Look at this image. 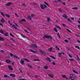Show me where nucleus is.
<instances>
[{"label":"nucleus","instance_id":"1","mask_svg":"<svg viewBox=\"0 0 80 80\" xmlns=\"http://www.w3.org/2000/svg\"><path fill=\"white\" fill-rule=\"evenodd\" d=\"M43 39H45V38H47L48 39H50V40H52L53 39V37L51 36L50 35H44L43 37Z\"/></svg>","mask_w":80,"mask_h":80},{"label":"nucleus","instance_id":"2","mask_svg":"<svg viewBox=\"0 0 80 80\" xmlns=\"http://www.w3.org/2000/svg\"><path fill=\"white\" fill-rule=\"evenodd\" d=\"M39 52L40 53H41V54H42V55H46V53L44 51H43L42 50H39Z\"/></svg>","mask_w":80,"mask_h":80},{"label":"nucleus","instance_id":"3","mask_svg":"<svg viewBox=\"0 0 80 80\" xmlns=\"http://www.w3.org/2000/svg\"><path fill=\"white\" fill-rule=\"evenodd\" d=\"M26 21L25 19H23L22 20H19V23H20L21 24H22V22H26Z\"/></svg>","mask_w":80,"mask_h":80},{"label":"nucleus","instance_id":"4","mask_svg":"<svg viewBox=\"0 0 80 80\" xmlns=\"http://www.w3.org/2000/svg\"><path fill=\"white\" fill-rule=\"evenodd\" d=\"M31 46L32 47H33V48H37V46L36 44H31Z\"/></svg>","mask_w":80,"mask_h":80},{"label":"nucleus","instance_id":"5","mask_svg":"<svg viewBox=\"0 0 80 80\" xmlns=\"http://www.w3.org/2000/svg\"><path fill=\"white\" fill-rule=\"evenodd\" d=\"M8 68L9 70H11V71H12L13 70V69L11 66L9 65L8 66Z\"/></svg>","mask_w":80,"mask_h":80},{"label":"nucleus","instance_id":"6","mask_svg":"<svg viewBox=\"0 0 80 80\" xmlns=\"http://www.w3.org/2000/svg\"><path fill=\"white\" fill-rule=\"evenodd\" d=\"M40 7H41V9L42 10H44L45 9V8H44V6L42 4H40Z\"/></svg>","mask_w":80,"mask_h":80},{"label":"nucleus","instance_id":"7","mask_svg":"<svg viewBox=\"0 0 80 80\" xmlns=\"http://www.w3.org/2000/svg\"><path fill=\"white\" fill-rule=\"evenodd\" d=\"M62 17L65 18H68V16H67V15L65 14H63V15H62Z\"/></svg>","mask_w":80,"mask_h":80},{"label":"nucleus","instance_id":"8","mask_svg":"<svg viewBox=\"0 0 80 80\" xmlns=\"http://www.w3.org/2000/svg\"><path fill=\"white\" fill-rule=\"evenodd\" d=\"M11 4H12V3L8 2L6 4H5V5H6V6H7V7H8V6H10V5Z\"/></svg>","mask_w":80,"mask_h":80},{"label":"nucleus","instance_id":"9","mask_svg":"<svg viewBox=\"0 0 80 80\" xmlns=\"http://www.w3.org/2000/svg\"><path fill=\"white\" fill-rule=\"evenodd\" d=\"M22 60H25L26 62H30V61L27 59L23 58H22Z\"/></svg>","mask_w":80,"mask_h":80},{"label":"nucleus","instance_id":"10","mask_svg":"<svg viewBox=\"0 0 80 80\" xmlns=\"http://www.w3.org/2000/svg\"><path fill=\"white\" fill-rule=\"evenodd\" d=\"M6 62L7 63H11V61L8 59H7L6 60Z\"/></svg>","mask_w":80,"mask_h":80},{"label":"nucleus","instance_id":"11","mask_svg":"<svg viewBox=\"0 0 80 80\" xmlns=\"http://www.w3.org/2000/svg\"><path fill=\"white\" fill-rule=\"evenodd\" d=\"M20 62L21 64H22L23 65V64H24V63L25 62V61H23L22 59H21V61H20Z\"/></svg>","mask_w":80,"mask_h":80},{"label":"nucleus","instance_id":"12","mask_svg":"<svg viewBox=\"0 0 80 80\" xmlns=\"http://www.w3.org/2000/svg\"><path fill=\"white\" fill-rule=\"evenodd\" d=\"M10 76L12 77H15V75L11 73L10 74Z\"/></svg>","mask_w":80,"mask_h":80},{"label":"nucleus","instance_id":"13","mask_svg":"<svg viewBox=\"0 0 80 80\" xmlns=\"http://www.w3.org/2000/svg\"><path fill=\"white\" fill-rule=\"evenodd\" d=\"M29 51L31 52H32V53H37V52H36L35 51H33L32 49H30Z\"/></svg>","mask_w":80,"mask_h":80},{"label":"nucleus","instance_id":"14","mask_svg":"<svg viewBox=\"0 0 80 80\" xmlns=\"http://www.w3.org/2000/svg\"><path fill=\"white\" fill-rule=\"evenodd\" d=\"M48 76H49L50 77H51L52 78L53 77V75H52L51 74H49L48 75Z\"/></svg>","mask_w":80,"mask_h":80},{"label":"nucleus","instance_id":"15","mask_svg":"<svg viewBox=\"0 0 80 80\" xmlns=\"http://www.w3.org/2000/svg\"><path fill=\"white\" fill-rule=\"evenodd\" d=\"M46 60H48V61L49 62H51V61H52V60H50V58L48 57L47 58Z\"/></svg>","mask_w":80,"mask_h":80},{"label":"nucleus","instance_id":"16","mask_svg":"<svg viewBox=\"0 0 80 80\" xmlns=\"http://www.w3.org/2000/svg\"><path fill=\"white\" fill-rule=\"evenodd\" d=\"M5 40L3 38L0 37V41H3Z\"/></svg>","mask_w":80,"mask_h":80},{"label":"nucleus","instance_id":"17","mask_svg":"<svg viewBox=\"0 0 80 80\" xmlns=\"http://www.w3.org/2000/svg\"><path fill=\"white\" fill-rule=\"evenodd\" d=\"M44 69H45V70H47L48 68V66H44L43 68Z\"/></svg>","mask_w":80,"mask_h":80},{"label":"nucleus","instance_id":"18","mask_svg":"<svg viewBox=\"0 0 80 80\" xmlns=\"http://www.w3.org/2000/svg\"><path fill=\"white\" fill-rule=\"evenodd\" d=\"M29 20H32V17L30 16H28V17L27 18Z\"/></svg>","mask_w":80,"mask_h":80},{"label":"nucleus","instance_id":"19","mask_svg":"<svg viewBox=\"0 0 80 80\" xmlns=\"http://www.w3.org/2000/svg\"><path fill=\"white\" fill-rule=\"evenodd\" d=\"M1 22L2 23H5V20L3 18H2L1 20Z\"/></svg>","mask_w":80,"mask_h":80},{"label":"nucleus","instance_id":"20","mask_svg":"<svg viewBox=\"0 0 80 80\" xmlns=\"http://www.w3.org/2000/svg\"><path fill=\"white\" fill-rule=\"evenodd\" d=\"M12 27H13L14 28V29H15L16 30H17V29H18L17 28V27H16V26L15 25H13Z\"/></svg>","mask_w":80,"mask_h":80},{"label":"nucleus","instance_id":"21","mask_svg":"<svg viewBox=\"0 0 80 80\" xmlns=\"http://www.w3.org/2000/svg\"><path fill=\"white\" fill-rule=\"evenodd\" d=\"M13 57H14V58H17V59H20L18 57H17V56L16 55H14Z\"/></svg>","mask_w":80,"mask_h":80},{"label":"nucleus","instance_id":"22","mask_svg":"<svg viewBox=\"0 0 80 80\" xmlns=\"http://www.w3.org/2000/svg\"><path fill=\"white\" fill-rule=\"evenodd\" d=\"M72 8V9H73V10H78V8L77 7Z\"/></svg>","mask_w":80,"mask_h":80},{"label":"nucleus","instance_id":"23","mask_svg":"<svg viewBox=\"0 0 80 80\" xmlns=\"http://www.w3.org/2000/svg\"><path fill=\"white\" fill-rule=\"evenodd\" d=\"M55 47L57 50H58V51H60V49L58 47H57V46H56Z\"/></svg>","mask_w":80,"mask_h":80},{"label":"nucleus","instance_id":"24","mask_svg":"<svg viewBox=\"0 0 80 80\" xmlns=\"http://www.w3.org/2000/svg\"><path fill=\"white\" fill-rule=\"evenodd\" d=\"M54 31H55L56 32H58V30H57V28H54L53 29Z\"/></svg>","mask_w":80,"mask_h":80},{"label":"nucleus","instance_id":"25","mask_svg":"<svg viewBox=\"0 0 80 80\" xmlns=\"http://www.w3.org/2000/svg\"><path fill=\"white\" fill-rule=\"evenodd\" d=\"M52 48H50L48 49L49 52H52Z\"/></svg>","mask_w":80,"mask_h":80},{"label":"nucleus","instance_id":"26","mask_svg":"<svg viewBox=\"0 0 80 80\" xmlns=\"http://www.w3.org/2000/svg\"><path fill=\"white\" fill-rule=\"evenodd\" d=\"M50 57H51V58H53V59L55 60V59H56V58L55 57H54V56H50Z\"/></svg>","mask_w":80,"mask_h":80},{"label":"nucleus","instance_id":"27","mask_svg":"<svg viewBox=\"0 0 80 80\" xmlns=\"http://www.w3.org/2000/svg\"><path fill=\"white\" fill-rule=\"evenodd\" d=\"M55 26L56 27H57V28H59V29L60 30H62L61 28H60V27L59 26L57 25Z\"/></svg>","mask_w":80,"mask_h":80},{"label":"nucleus","instance_id":"28","mask_svg":"<svg viewBox=\"0 0 80 80\" xmlns=\"http://www.w3.org/2000/svg\"><path fill=\"white\" fill-rule=\"evenodd\" d=\"M73 72H74V73H76V74H78V72H77L76 71H75L74 70H73Z\"/></svg>","mask_w":80,"mask_h":80},{"label":"nucleus","instance_id":"29","mask_svg":"<svg viewBox=\"0 0 80 80\" xmlns=\"http://www.w3.org/2000/svg\"><path fill=\"white\" fill-rule=\"evenodd\" d=\"M5 15H6L7 17H8V18H10V16L8 14H5Z\"/></svg>","mask_w":80,"mask_h":80},{"label":"nucleus","instance_id":"30","mask_svg":"<svg viewBox=\"0 0 80 80\" xmlns=\"http://www.w3.org/2000/svg\"><path fill=\"white\" fill-rule=\"evenodd\" d=\"M0 33H2V34H4L3 31H2V30H0Z\"/></svg>","mask_w":80,"mask_h":80},{"label":"nucleus","instance_id":"31","mask_svg":"<svg viewBox=\"0 0 80 80\" xmlns=\"http://www.w3.org/2000/svg\"><path fill=\"white\" fill-rule=\"evenodd\" d=\"M75 48H78L79 50H80V47L78 46H75Z\"/></svg>","mask_w":80,"mask_h":80},{"label":"nucleus","instance_id":"32","mask_svg":"<svg viewBox=\"0 0 80 80\" xmlns=\"http://www.w3.org/2000/svg\"><path fill=\"white\" fill-rule=\"evenodd\" d=\"M67 20L68 21H69V22H71V23H72V21L71 20H70V19L68 18Z\"/></svg>","mask_w":80,"mask_h":80},{"label":"nucleus","instance_id":"33","mask_svg":"<svg viewBox=\"0 0 80 80\" xmlns=\"http://www.w3.org/2000/svg\"><path fill=\"white\" fill-rule=\"evenodd\" d=\"M28 67H30V68H32V66H31V65H30L29 64H28Z\"/></svg>","mask_w":80,"mask_h":80},{"label":"nucleus","instance_id":"34","mask_svg":"<svg viewBox=\"0 0 80 80\" xmlns=\"http://www.w3.org/2000/svg\"><path fill=\"white\" fill-rule=\"evenodd\" d=\"M0 13H1L2 15L3 16V17H4L5 16V14L4 13H2V12H1Z\"/></svg>","mask_w":80,"mask_h":80},{"label":"nucleus","instance_id":"35","mask_svg":"<svg viewBox=\"0 0 80 80\" xmlns=\"http://www.w3.org/2000/svg\"><path fill=\"white\" fill-rule=\"evenodd\" d=\"M77 59H78V61H80V59L79 58V57H78V56H77Z\"/></svg>","mask_w":80,"mask_h":80},{"label":"nucleus","instance_id":"36","mask_svg":"<svg viewBox=\"0 0 80 80\" xmlns=\"http://www.w3.org/2000/svg\"><path fill=\"white\" fill-rule=\"evenodd\" d=\"M47 20H48V22H50V18H47Z\"/></svg>","mask_w":80,"mask_h":80},{"label":"nucleus","instance_id":"37","mask_svg":"<svg viewBox=\"0 0 80 80\" xmlns=\"http://www.w3.org/2000/svg\"><path fill=\"white\" fill-rule=\"evenodd\" d=\"M62 77L63 78H66V76L64 74L63 75H62Z\"/></svg>","mask_w":80,"mask_h":80},{"label":"nucleus","instance_id":"38","mask_svg":"<svg viewBox=\"0 0 80 80\" xmlns=\"http://www.w3.org/2000/svg\"><path fill=\"white\" fill-rule=\"evenodd\" d=\"M57 35L58 37H59V38H61V37H60V34H59V33L58 32L57 34Z\"/></svg>","mask_w":80,"mask_h":80},{"label":"nucleus","instance_id":"39","mask_svg":"<svg viewBox=\"0 0 80 80\" xmlns=\"http://www.w3.org/2000/svg\"><path fill=\"white\" fill-rule=\"evenodd\" d=\"M21 35L22 37H23V38H26V37H25V36H24L22 34H21Z\"/></svg>","mask_w":80,"mask_h":80},{"label":"nucleus","instance_id":"40","mask_svg":"<svg viewBox=\"0 0 80 80\" xmlns=\"http://www.w3.org/2000/svg\"><path fill=\"white\" fill-rule=\"evenodd\" d=\"M61 25H62L63 26V27H65L66 26V25L65 24L62 23Z\"/></svg>","mask_w":80,"mask_h":80},{"label":"nucleus","instance_id":"41","mask_svg":"<svg viewBox=\"0 0 80 80\" xmlns=\"http://www.w3.org/2000/svg\"><path fill=\"white\" fill-rule=\"evenodd\" d=\"M4 36H6V37H8V33H6L4 34Z\"/></svg>","mask_w":80,"mask_h":80},{"label":"nucleus","instance_id":"42","mask_svg":"<svg viewBox=\"0 0 80 80\" xmlns=\"http://www.w3.org/2000/svg\"><path fill=\"white\" fill-rule=\"evenodd\" d=\"M52 65H55L56 63H55V62H52Z\"/></svg>","mask_w":80,"mask_h":80},{"label":"nucleus","instance_id":"43","mask_svg":"<svg viewBox=\"0 0 80 80\" xmlns=\"http://www.w3.org/2000/svg\"><path fill=\"white\" fill-rule=\"evenodd\" d=\"M31 17H33L35 16V14H31Z\"/></svg>","mask_w":80,"mask_h":80},{"label":"nucleus","instance_id":"44","mask_svg":"<svg viewBox=\"0 0 80 80\" xmlns=\"http://www.w3.org/2000/svg\"><path fill=\"white\" fill-rule=\"evenodd\" d=\"M19 70L20 71V72H21V73H23V72H22V70H21V69L19 68Z\"/></svg>","mask_w":80,"mask_h":80},{"label":"nucleus","instance_id":"45","mask_svg":"<svg viewBox=\"0 0 80 80\" xmlns=\"http://www.w3.org/2000/svg\"><path fill=\"white\" fill-rule=\"evenodd\" d=\"M61 2V3H62V4H63V5H66V4L65 3L62 2H62Z\"/></svg>","mask_w":80,"mask_h":80},{"label":"nucleus","instance_id":"46","mask_svg":"<svg viewBox=\"0 0 80 80\" xmlns=\"http://www.w3.org/2000/svg\"><path fill=\"white\" fill-rule=\"evenodd\" d=\"M69 60H70V61H74V59H69Z\"/></svg>","mask_w":80,"mask_h":80},{"label":"nucleus","instance_id":"47","mask_svg":"<svg viewBox=\"0 0 80 80\" xmlns=\"http://www.w3.org/2000/svg\"><path fill=\"white\" fill-rule=\"evenodd\" d=\"M10 35L11 37H14V36L11 33H10Z\"/></svg>","mask_w":80,"mask_h":80},{"label":"nucleus","instance_id":"48","mask_svg":"<svg viewBox=\"0 0 80 80\" xmlns=\"http://www.w3.org/2000/svg\"><path fill=\"white\" fill-rule=\"evenodd\" d=\"M58 10L59 12H62V10H61V9H60V8Z\"/></svg>","mask_w":80,"mask_h":80},{"label":"nucleus","instance_id":"49","mask_svg":"<svg viewBox=\"0 0 80 80\" xmlns=\"http://www.w3.org/2000/svg\"><path fill=\"white\" fill-rule=\"evenodd\" d=\"M4 77L5 78H7V77H8V76L7 75H5Z\"/></svg>","mask_w":80,"mask_h":80},{"label":"nucleus","instance_id":"50","mask_svg":"<svg viewBox=\"0 0 80 80\" xmlns=\"http://www.w3.org/2000/svg\"><path fill=\"white\" fill-rule=\"evenodd\" d=\"M66 30H67V31H68V32H69V33H71V32L70 31V30H69V29H66Z\"/></svg>","mask_w":80,"mask_h":80},{"label":"nucleus","instance_id":"51","mask_svg":"<svg viewBox=\"0 0 80 80\" xmlns=\"http://www.w3.org/2000/svg\"><path fill=\"white\" fill-rule=\"evenodd\" d=\"M68 55L70 58H72V55H71L70 54H68Z\"/></svg>","mask_w":80,"mask_h":80},{"label":"nucleus","instance_id":"52","mask_svg":"<svg viewBox=\"0 0 80 80\" xmlns=\"http://www.w3.org/2000/svg\"><path fill=\"white\" fill-rule=\"evenodd\" d=\"M64 41L65 42H67V43H68V40H65Z\"/></svg>","mask_w":80,"mask_h":80},{"label":"nucleus","instance_id":"53","mask_svg":"<svg viewBox=\"0 0 80 80\" xmlns=\"http://www.w3.org/2000/svg\"><path fill=\"white\" fill-rule=\"evenodd\" d=\"M15 16H16L17 17H19V16L18 15H17V13H15Z\"/></svg>","mask_w":80,"mask_h":80},{"label":"nucleus","instance_id":"54","mask_svg":"<svg viewBox=\"0 0 80 80\" xmlns=\"http://www.w3.org/2000/svg\"><path fill=\"white\" fill-rule=\"evenodd\" d=\"M10 55L11 56V57H13V55L12 53H10Z\"/></svg>","mask_w":80,"mask_h":80},{"label":"nucleus","instance_id":"55","mask_svg":"<svg viewBox=\"0 0 80 80\" xmlns=\"http://www.w3.org/2000/svg\"><path fill=\"white\" fill-rule=\"evenodd\" d=\"M43 6H44V8H47V6H46V5H45V4H44Z\"/></svg>","mask_w":80,"mask_h":80},{"label":"nucleus","instance_id":"56","mask_svg":"<svg viewBox=\"0 0 80 80\" xmlns=\"http://www.w3.org/2000/svg\"><path fill=\"white\" fill-rule=\"evenodd\" d=\"M11 40H12L13 42H15V40H13L12 38H11Z\"/></svg>","mask_w":80,"mask_h":80},{"label":"nucleus","instance_id":"57","mask_svg":"<svg viewBox=\"0 0 80 80\" xmlns=\"http://www.w3.org/2000/svg\"><path fill=\"white\" fill-rule=\"evenodd\" d=\"M34 61H38V62H39V60H38V59H34Z\"/></svg>","mask_w":80,"mask_h":80},{"label":"nucleus","instance_id":"58","mask_svg":"<svg viewBox=\"0 0 80 80\" xmlns=\"http://www.w3.org/2000/svg\"><path fill=\"white\" fill-rule=\"evenodd\" d=\"M38 76L37 75H36L35 76V78H38Z\"/></svg>","mask_w":80,"mask_h":80},{"label":"nucleus","instance_id":"59","mask_svg":"<svg viewBox=\"0 0 80 80\" xmlns=\"http://www.w3.org/2000/svg\"><path fill=\"white\" fill-rule=\"evenodd\" d=\"M25 31L26 32H27V33H29V32L27 31V30H25Z\"/></svg>","mask_w":80,"mask_h":80},{"label":"nucleus","instance_id":"60","mask_svg":"<svg viewBox=\"0 0 80 80\" xmlns=\"http://www.w3.org/2000/svg\"><path fill=\"white\" fill-rule=\"evenodd\" d=\"M58 55H59L61 56L62 55V53H60V52L59 53Z\"/></svg>","mask_w":80,"mask_h":80},{"label":"nucleus","instance_id":"61","mask_svg":"<svg viewBox=\"0 0 80 80\" xmlns=\"http://www.w3.org/2000/svg\"><path fill=\"white\" fill-rule=\"evenodd\" d=\"M71 20H73L74 19V18H71Z\"/></svg>","mask_w":80,"mask_h":80},{"label":"nucleus","instance_id":"62","mask_svg":"<svg viewBox=\"0 0 80 80\" xmlns=\"http://www.w3.org/2000/svg\"><path fill=\"white\" fill-rule=\"evenodd\" d=\"M77 41L78 42V43H80V41H79L78 40H77Z\"/></svg>","mask_w":80,"mask_h":80},{"label":"nucleus","instance_id":"63","mask_svg":"<svg viewBox=\"0 0 80 80\" xmlns=\"http://www.w3.org/2000/svg\"><path fill=\"white\" fill-rule=\"evenodd\" d=\"M25 79H20L19 80H25Z\"/></svg>","mask_w":80,"mask_h":80},{"label":"nucleus","instance_id":"64","mask_svg":"<svg viewBox=\"0 0 80 80\" xmlns=\"http://www.w3.org/2000/svg\"><path fill=\"white\" fill-rule=\"evenodd\" d=\"M78 28H80V25H78Z\"/></svg>","mask_w":80,"mask_h":80}]
</instances>
